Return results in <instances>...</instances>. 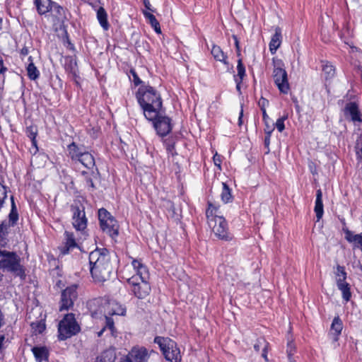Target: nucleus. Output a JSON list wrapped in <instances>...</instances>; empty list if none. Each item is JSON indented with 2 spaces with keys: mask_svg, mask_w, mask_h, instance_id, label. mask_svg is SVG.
<instances>
[{
  "mask_svg": "<svg viewBox=\"0 0 362 362\" xmlns=\"http://www.w3.org/2000/svg\"><path fill=\"white\" fill-rule=\"evenodd\" d=\"M146 119H152L162 109L163 102L160 94L151 86L141 85L136 94Z\"/></svg>",
  "mask_w": 362,
  "mask_h": 362,
  "instance_id": "obj_1",
  "label": "nucleus"
},
{
  "mask_svg": "<svg viewBox=\"0 0 362 362\" xmlns=\"http://www.w3.org/2000/svg\"><path fill=\"white\" fill-rule=\"evenodd\" d=\"M91 276L95 281L104 282L112 273L110 257L106 248H96L89 254Z\"/></svg>",
  "mask_w": 362,
  "mask_h": 362,
  "instance_id": "obj_2",
  "label": "nucleus"
},
{
  "mask_svg": "<svg viewBox=\"0 0 362 362\" xmlns=\"http://www.w3.org/2000/svg\"><path fill=\"white\" fill-rule=\"evenodd\" d=\"M0 257L1 269L10 272L23 280L25 279V269L21 264V258L16 252L0 249Z\"/></svg>",
  "mask_w": 362,
  "mask_h": 362,
  "instance_id": "obj_3",
  "label": "nucleus"
},
{
  "mask_svg": "<svg viewBox=\"0 0 362 362\" xmlns=\"http://www.w3.org/2000/svg\"><path fill=\"white\" fill-rule=\"evenodd\" d=\"M154 343L157 344L167 361L181 362V355L176 343L168 337H156Z\"/></svg>",
  "mask_w": 362,
  "mask_h": 362,
  "instance_id": "obj_4",
  "label": "nucleus"
},
{
  "mask_svg": "<svg viewBox=\"0 0 362 362\" xmlns=\"http://www.w3.org/2000/svg\"><path fill=\"white\" fill-rule=\"evenodd\" d=\"M81 330L80 326L76 320L73 313L65 315L58 325V337L59 340H66L76 335Z\"/></svg>",
  "mask_w": 362,
  "mask_h": 362,
  "instance_id": "obj_5",
  "label": "nucleus"
},
{
  "mask_svg": "<svg viewBox=\"0 0 362 362\" xmlns=\"http://www.w3.org/2000/svg\"><path fill=\"white\" fill-rule=\"evenodd\" d=\"M272 62L274 65L273 77L274 83L281 93L287 94L290 86L287 72L284 69V64L282 60L276 58H273Z\"/></svg>",
  "mask_w": 362,
  "mask_h": 362,
  "instance_id": "obj_6",
  "label": "nucleus"
},
{
  "mask_svg": "<svg viewBox=\"0 0 362 362\" xmlns=\"http://www.w3.org/2000/svg\"><path fill=\"white\" fill-rule=\"evenodd\" d=\"M127 284L129 293L134 295L138 299L146 298L151 293V288L148 280L139 279L137 277L127 279Z\"/></svg>",
  "mask_w": 362,
  "mask_h": 362,
  "instance_id": "obj_7",
  "label": "nucleus"
},
{
  "mask_svg": "<svg viewBox=\"0 0 362 362\" xmlns=\"http://www.w3.org/2000/svg\"><path fill=\"white\" fill-rule=\"evenodd\" d=\"M98 219L102 230L110 237L113 238L118 235L117 221L105 209L101 208L98 210Z\"/></svg>",
  "mask_w": 362,
  "mask_h": 362,
  "instance_id": "obj_8",
  "label": "nucleus"
},
{
  "mask_svg": "<svg viewBox=\"0 0 362 362\" xmlns=\"http://www.w3.org/2000/svg\"><path fill=\"white\" fill-rule=\"evenodd\" d=\"M71 211L72 212V224L74 228L79 231L84 230L88 223L84 206L79 203H75L71 206Z\"/></svg>",
  "mask_w": 362,
  "mask_h": 362,
  "instance_id": "obj_9",
  "label": "nucleus"
},
{
  "mask_svg": "<svg viewBox=\"0 0 362 362\" xmlns=\"http://www.w3.org/2000/svg\"><path fill=\"white\" fill-rule=\"evenodd\" d=\"M153 122V126L156 129L157 134L160 136H167L172 130L171 119L167 116L161 115V110L157 114V116L152 119H148Z\"/></svg>",
  "mask_w": 362,
  "mask_h": 362,
  "instance_id": "obj_10",
  "label": "nucleus"
},
{
  "mask_svg": "<svg viewBox=\"0 0 362 362\" xmlns=\"http://www.w3.org/2000/svg\"><path fill=\"white\" fill-rule=\"evenodd\" d=\"M152 353L156 354L153 351L149 353L144 346H135L132 348L127 356L122 358V362H148Z\"/></svg>",
  "mask_w": 362,
  "mask_h": 362,
  "instance_id": "obj_11",
  "label": "nucleus"
},
{
  "mask_svg": "<svg viewBox=\"0 0 362 362\" xmlns=\"http://www.w3.org/2000/svg\"><path fill=\"white\" fill-rule=\"evenodd\" d=\"M214 225L213 232L216 237L224 241H230L233 239V235L228 232V224L222 216H216L214 218Z\"/></svg>",
  "mask_w": 362,
  "mask_h": 362,
  "instance_id": "obj_12",
  "label": "nucleus"
},
{
  "mask_svg": "<svg viewBox=\"0 0 362 362\" xmlns=\"http://www.w3.org/2000/svg\"><path fill=\"white\" fill-rule=\"evenodd\" d=\"M76 288V285H72L63 290L61 295L60 311L67 310L73 306L78 296Z\"/></svg>",
  "mask_w": 362,
  "mask_h": 362,
  "instance_id": "obj_13",
  "label": "nucleus"
},
{
  "mask_svg": "<svg viewBox=\"0 0 362 362\" xmlns=\"http://www.w3.org/2000/svg\"><path fill=\"white\" fill-rule=\"evenodd\" d=\"M66 241L59 247L60 254L65 255L69 253L70 250L78 246L73 233L66 231L65 232Z\"/></svg>",
  "mask_w": 362,
  "mask_h": 362,
  "instance_id": "obj_14",
  "label": "nucleus"
},
{
  "mask_svg": "<svg viewBox=\"0 0 362 362\" xmlns=\"http://www.w3.org/2000/svg\"><path fill=\"white\" fill-rule=\"evenodd\" d=\"M132 264L134 269L136 270V274L132 277H137L139 279L148 280L149 273L147 267L144 265L139 260L133 259Z\"/></svg>",
  "mask_w": 362,
  "mask_h": 362,
  "instance_id": "obj_15",
  "label": "nucleus"
},
{
  "mask_svg": "<svg viewBox=\"0 0 362 362\" xmlns=\"http://www.w3.org/2000/svg\"><path fill=\"white\" fill-rule=\"evenodd\" d=\"M343 327V322L339 316H335L331 324L329 332V334L332 336V339L334 341H337L339 340V337L341 334Z\"/></svg>",
  "mask_w": 362,
  "mask_h": 362,
  "instance_id": "obj_16",
  "label": "nucleus"
},
{
  "mask_svg": "<svg viewBox=\"0 0 362 362\" xmlns=\"http://www.w3.org/2000/svg\"><path fill=\"white\" fill-rule=\"evenodd\" d=\"M345 114H349L353 122H362L361 114L358 105L354 102L347 103L344 109Z\"/></svg>",
  "mask_w": 362,
  "mask_h": 362,
  "instance_id": "obj_17",
  "label": "nucleus"
},
{
  "mask_svg": "<svg viewBox=\"0 0 362 362\" xmlns=\"http://www.w3.org/2000/svg\"><path fill=\"white\" fill-rule=\"evenodd\" d=\"M281 29L279 27H276L275 28V33L272 35L269 42V51L272 54H274L278 48L281 46Z\"/></svg>",
  "mask_w": 362,
  "mask_h": 362,
  "instance_id": "obj_18",
  "label": "nucleus"
},
{
  "mask_svg": "<svg viewBox=\"0 0 362 362\" xmlns=\"http://www.w3.org/2000/svg\"><path fill=\"white\" fill-rule=\"evenodd\" d=\"M37 362L47 361L49 350L46 346H34L31 349Z\"/></svg>",
  "mask_w": 362,
  "mask_h": 362,
  "instance_id": "obj_19",
  "label": "nucleus"
},
{
  "mask_svg": "<svg viewBox=\"0 0 362 362\" xmlns=\"http://www.w3.org/2000/svg\"><path fill=\"white\" fill-rule=\"evenodd\" d=\"M49 13L57 22H63L66 19L65 9L56 2L53 1Z\"/></svg>",
  "mask_w": 362,
  "mask_h": 362,
  "instance_id": "obj_20",
  "label": "nucleus"
},
{
  "mask_svg": "<svg viewBox=\"0 0 362 362\" xmlns=\"http://www.w3.org/2000/svg\"><path fill=\"white\" fill-rule=\"evenodd\" d=\"M34 4L40 15H45L50 11L53 1L52 0H35Z\"/></svg>",
  "mask_w": 362,
  "mask_h": 362,
  "instance_id": "obj_21",
  "label": "nucleus"
},
{
  "mask_svg": "<svg viewBox=\"0 0 362 362\" xmlns=\"http://www.w3.org/2000/svg\"><path fill=\"white\" fill-rule=\"evenodd\" d=\"M314 211L316 214L317 221H318L322 218L324 214L322 193L321 189L317 190Z\"/></svg>",
  "mask_w": 362,
  "mask_h": 362,
  "instance_id": "obj_22",
  "label": "nucleus"
},
{
  "mask_svg": "<svg viewBox=\"0 0 362 362\" xmlns=\"http://www.w3.org/2000/svg\"><path fill=\"white\" fill-rule=\"evenodd\" d=\"M65 69L76 79L78 77L77 62L74 57H68L66 58Z\"/></svg>",
  "mask_w": 362,
  "mask_h": 362,
  "instance_id": "obj_23",
  "label": "nucleus"
},
{
  "mask_svg": "<svg viewBox=\"0 0 362 362\" xmlns=\"http://www.w3.org/2000/svg\"><path fill=\"white\" fill-rule=\"evenodd\" d=\"M67 150L69 151V156L71 158L72 160L77 161L81 155L84 152L81 147H79L76 145L75 142H72L67 146Z\"/></svg>",
  "mask_w": 362,
  "mask_h": 362,
  "instance_id": "obj_24",
  "label": "nucleus"
},
{
  "mask_svg": "<svg viewBox=\"0 0 362 362\" xmlns=\"http://www.w3.org/2000/svg\"><path fill=\"white\" fill-rule=\"evenodd\" d=\"M337 286L339 290L341 291L342 293V298L346 301L348 302L350 300L351 298V293L350 291V285L346 282H341V280L337 281Z\"/></svg>",
  "mask_w": 362,
  "mask_h": 362,
  "instance_id": "obj_25",
  "label": "nucleus"
},
{
  "mask_svg": "<svg viewBox=\"0 0 362 362\" xmlns=\"http://www.w3.org/2000/svg\"><path fill=\"white\" fill-rule=\"evenodd\" d=\"M83 165L86 168L90 169L95 165V159L93 155L88 152L84 151L77 160Z\"/></svg>",
  "mask_w": 362,
  "mask_h": 362,
  "instance_id": "obj_26",
  "label": "nucleus"
},
{
  "mask_svg": "<svg viewBox=\"0 0 362 362\" xmlns=\"http://www.w3.org/2000/svg\"><path fill=\"white\" fill-rule=\"evenodd\" d=\"M143 14L146 19L147 20L148 23H150L152 28L154 29L155 32L156 33H160L161 30L160 27V23L157 21L156 17L148 11H143Z\"/></svg>",
  "mask_w": 362,
  "mask_h": 362,
  "instance_id": "obj_27",
  "label": "nucleus"
},
{
  "mask_svg": "<svg viewBox=\"0 0 362 362\" xmlns=\"http://www.w3.org/2000/svg\"><path fill=\"white\" fill-rule=\"evenodd\" d=\"M97 18L101 27L105 30H107L109 29L110 25L107 21V15L104 8L100 7L98 8L97 11Z\"/></svg>",
  "mask_w": 362,
  "mask_h": 362,
  "instance_id": "obj_28",
  "label": "nucleus"
},
{
  "mask_svg": "<svg viewBox=\"0 0 362 362\" xmlns=\"http://www.w3.org/2000/svg\"><path fill=\"white\" fill-rule=\"evenodd\" d=\"M9 227L10 223L6 221H3L0 223V245L1 246H4L7 243L8 229Z\"/></svg>",
  "mask_w": 362,
  "mask_h": 362,
  "instance_id": "obj_29",
  "label": "nucleus"
},
{
  "mask_svg": "<svg viewBox=\"0 0 362 362\" xmlns=\"http://www.w3.org/2000/svg\"><path fill=\"white\" fill-rule=\"evenodd\" d=\"M30 62L27 66L28 76L31 80H36L40 76V72L33 62L32 57H28Z\"/></svg>",
  "mask_w": 362,
  "mask_h": 362,
  "instance_id": "obj_30",
  "label": "nucleus"
},
{
  "mask_svg": "<svg viewBox=\"0 0 362 362\" xmlns=\"http://www.w3.org/2000/svg\"><path fill=\"white\" fill-rule=\"evenodd\" d=\"M211 52L216 60L221 62L225 64H228L226 61L227 57L225 55L224 52L222 51L220 47L214 45Z\"/></svg>",
  "mask_w": 362,
  "mask_h": 362,
  "instance_id": "obj_31",
  "label": "nucleus"
},
{
  "mask_svg": "<svg viewBox=\"0 0 362 362\" xmlns=\"http://www.w3.org/2000/svg\"><path fill=\"white\" fill-rule=\"evenodd\" d=\"M25 132H26L28 137H29L31 140L32 146L35 148V153H36L38 150V148L37 146V140H36V136L37 134V127H34V126L28 127L26 128Z\"/></svg>",
  "mask_w": 362,
  "mask_h": 362,
  "instance_id": "obj_32",
  "label": "nucleus"
},
{
  "mask_svg": "<svg viewBox=\"0 0 362 362\" xmlns=\"http://www.w3.org/2000/svg\"><path fill=\"white\" fill-rule=\"evenodd\" d=\"M11 209L10 214L8 215L9 222L11 223L10 226H13L16 225L17 221L18 220V214L17 211L16 206L14 202L13 197H11Z\"/></svg>",
  "mask_w": 362,
  "mask_h": 362,
  "instance_id": "obj_33",
  "label": "nucleus"
},
{
  "mask_svg": "<svg viewBox=\"0 0 362 362\" xmlns=\"http://www.w3.org/2000/svg\"><path fill=\"white\" fill-rule=\"evenodd\" d=\"M111 308L108 311V315H124L126 313V309L122 307L121 305L117 303H112Z\"/></svg>",
  "mask_w": 362,
  "mask_h": 362,
  "instance_id": "obj_34",
  "label": "nucleus"
},
{
  "mask_svg": "<svg viewBox=\"0 0 362 362\" xmlns=\"http://www.w3.org/2000/svg\"><path fill=\"white\" fill-rule=\"evenodd\" d=\"M322 71L326 80L332 78L335 75V69L334 66L328 62L323 65Z\"/></svg>",
  "mask_w": 362,
  "mask_h": 362,
  "instance_id": "obj_35",
  "label": "nucleus"
},
{
  "mask_svg": "<svg viewBox=\"0 0 362 362\" xmlns=\"http://www.w3.org/2000/svg\"><path fill=\"white\" fill-rule=\"evenodd\" d=\"M230 189L226 183H223V190L221 193V199L225 203H228L232 200Z\"/></svg>",
  "mask_w": 362,
  "mask_h": 362,
  "instance_id": "obj_36",
  "label": "nucleus"
},
{
  "mask_svg": "<svg viewBox=\"0 0 362 362\" xmlns=\"http://www.w3.org/2000/svg\"><path fill=\"white\" fill-rule=\"evenodd\" d=\"M274 130V128L273 127H270L269 124H267L266 128L264 129V133L266 134L264 144V146L267 148V152H269V144H270V137L272 135V133Z\"/></svg>",
  "mask_w": 362,
  "mask_h": 362,
  "instance_id": "obj_37",
  "label": "nucleus"
},
{
  "mask_svg": "<svg viewBox=\"0 0 362 362\" xmlns=\"http://www.w3.org/2000/svg\"><path fill=\"white\" fill-rule=\"evenodd\" d=\"M30 326L35 334H42L46 328L45 323L42 320L33 322Z\"/></svg>",
  "mask_w": 362,
  "mask_h": 362,
  "instance_id": "obj_38",
  "label": "nucleus"
},
{
  "mask_svg": "<svg viewBox=\"0 0 362 362\" xmlns=\"http://www.w3.org/2000/svg\"><path fill=\"white\" fill-rule=\"evenodd\" d=\"M82 175L84 176L85 183L88 190L91 192L94 191L96 187L90 174L87 172L83 171Z\"/></svg>",
  "mask_w": 362,
  "mask_h": 362,
  "instance_id": "obj_39",
  "label": "nucleus"
},
{
  "mask_svg": "<svg viewBox=\"0 0 362 362\" xmlns=\"http://www.w3.org/2000/svg\"><path fill=\"white\" fill-rule=\"evenodd\" d=\"M296 345L293 342L292 339H288L287 342V348H286V353L288 356V358L290 361V362H293L295 360L293 358V355L296 352Z\"/></svg>",
  "mask_w": 362,
  "mask_h": 362,
  "instance_id": "obj_40",
  "label": "nucleus"
},
{
  "mask_svg": "<svg viewBox=\"0 0 362 362\" xmlns=\"http://www.w3.org/2000/svg\"><path fill=\"white\" fill-rule=\"evenodd\" d=\"M267 347H269V344L264 337L258 338L254 344V349L257 352H259L260 349L262 350Z\"/></svg>",
  "mask_w": 362,
  "mask_h": 362,
  "instance_id": "obj_41",
  "label": "nucleus"
},
{
  "mask_svg": "<svg viewBox=\"0 0 362 362\" xmlns=\"http://www.w3.org/2000/svg\"><path fill=\"white\" fill-rule=\"evenodd\" d=\"M337 276V281L341 280V282L346 281V272L345 271V268L343 266L337 265V271L335 272Z\"/></svg>",
  "mask_w": 362,
  "mask_h": 362,
  "instance_id": "obj_42",
  "label": "nucleus"
},
{
  "mask_svg": "<svg viewBox=\"0 0 362 362\" xmlns=\"http://www.w3.org/2000/svg\"><path fill=\"white\" fill-rule=\"evenodd\" d=\"M237 71L238 74L235 76L240 80H243V78L245 76V68L241 59L238 61Z\"/></svg>",
  "mask_w": 362,
  "mask_h": 362,
  "instance_id": "obj_43",
  "label": "nucleus"
},
{
  "mask_svg": "<svg viewBox=\"0 0 362 362\" xmlns=\"http://www.w3.org/2000/svg\"><path fill=\"white\" fill-rule=\"evenodd\" d=\"M287 115H284L276 120L275 125L279 132H282L284 130V121L287 119Z\"/></svg>",
  "mask_w": 362,
  "mask_h": 362,
  "instance_id": "obj_44",
  "label": "nucleus"
},
{
  "mask_svg": "<svg viewBox=\"0 0 362 362\" xmlns=\"http://www.w3.org/2000/svg\"><path fill=\"white\" fill-rule=\"evenodd\" d=\"M105 329H109L111 331V333H113L115 330V324L113 319L110 316H105V326L104 327Z\"/></svg>",
  "mask_w": 362,
  "mask_h": 362,
  "instance_id": "obj_45",
  "label": "nucleus"
},
{
  "mask_svg": "<svg viewBox=\"0 0 362 362\" xmlns=\"http://www.w3.org/2000/svg\"><path fill=\"white\" fill-rule=\"evenodd\" d=\"M130 74L132 76V81L135 86L142 84L143 81L139 78V76L137 75L134 69H132L130 70Z\"/></svg>",
  "mask_w": 362,
  "mask_h": 362,
  "instance_id": "obj_46",
  "label": "nucleus"
},
{
  "mask_svg": "<svg viewBox=\"0 0 362 362\" xmlns=\"http://www.w3.org/2000/svg\"><path fill=\"white\" fill-rule=\"evenodd\" d=\"M166 150L168 153H171L172 156L176 154L175 152V143L172 141H165Z\"/></svg>",
  "mask_w": 362,
  "mask_h": 362,
  "instance_id": "obj_47",
  "label": "nucleus"
},
{
  "mask_svg": "<svg viewBox=\"0 0 362 362\" xmlns=\"http://www.w3.org/2000/svg\"><path fill=\"white\" fill-rule=\"evenodd\" d=\"M258 105L261 110H266V107L269 105V100L263 97H261L258 101Z\"/></svg>",
  "mask_w": 362,
  "mask_h": 362,
  "instance_id": "obj_48",
  "label": "nucleus"
},
{
  "mask_svg": "<svg viewBox=\"0 0 362 362\" xmlns=\"http://www.w3.org/2000/svg\"><path fill=\"white\" fill-rule=\"evenodd\" d=\"M208 205H209V207L206 211V214L207 217H209V216H212L214 210L216 209L215 206H214L211 203L209 202Z\"/></svg>",
  "mask_w": 362,
  "mask_h": 362,
  "instance_id": "obj_49",
  "label": "nucleus"
},
{
  "mask_svg": "<svg viewBox=\"0 0 362 362\" xmlns=\"http://www.w3.org/2000/svg\"><path fill=\"white\" fill-rule=\"evenodd\" d=\"M214 162L215 165L218 166L219 169H221V160L220 156H218L217 153H216L214 156Z\"/></svg>",
  "mask_w": 362,
  "mask_h": 362,
  "instance_id": "obj_50",
  "label": "nucleus"
},
{
  "mask_svg": "<svg viewBox=\"0 0 362 362\" xmlns=\"http://www.w3.org/2000/svg\"><path fill=\"white\" fill-rule=\"evenodd\" d=\"M142 1L144 2V4L146 10H148V11L154 12V10L152 8L151 4L149 0H142Z\"/></svg>",
  "mask_w": 362,
  "mask_h": 362,
  "instance_id": "obj_51",
  "label": "nucleus"
},
{
  "mask_svg": "<svg viewBox=\"0 0 362 362\" xmlns=\"http://www.w3.org/2000/svg\"><path fill=\"white\" fill-rule=\"evenodd\" d=\"M7 69L4 66V61L2 57L0 56V74H4L6 71Z\"/></svg>",
  "mask_w": 362,
  "mask_h": 362,
  "instance_id": "obj_52",
  "label": "nucleus"
},
{
  "mask_svg": "<svg viewBox=\"0 0 362 362\" xmlns=\"http://www.w3.org/2000/svg\"><path fill=\"white\" fill-rule=\"evenodd\" d=\"M269 347L264 348V349L262 350V357L266 361H268L267 353H268Z\"/></svg>",
  "mask_w": 362,
  "mask_h": 362,
  "instance_id": "obj_53",
  "label": "nucleus"
},
{
  "mask_svg": "<svg viewBox=\"0 0 362 362\" xmlns=\"http://www.w3.org/2000/svg\"><path fill=\"white\" fill-rule=\"evenodd\" d=\"M234 78H235V81L236 83V89L238 91H240V83H242L243 80L238 79L236 76H234Z\"/></svg>",
  "mask_w": 362,
  "mask_h": 362,
  "instance_id": "obj_54",
  "label": "nucleus"
},
{
  "mask_svg": "<svg viewBox=\"0 0 362 362\" xmlns=\"http://www.w3.org/2000/svg\"><path fill=\"white\" fill-rule=\"evenodd\" d=\"M262 117H263V120L264 121L265 124L267 125V124H267V119H269V116H268V115H267V114L266 110H262Z\"/></svg>",
  "mask_w": 362,
  "mask_h": 362,
  "instance_id": "obj_55",
  "label": "nucleus"
},
{
  "mask_svg": "<svg viewBox=\"0 0 362 362\" xmlns=\"http://www.w3.org/2000/svg\"><path fill=\"white\" fill-rule=\"evenodd\" d=\"M28 52H29L28 48L27 47H23L21 49V52H20V53H21V54L22 56H26V55H28Z\"/></svg>",
  "mask_w": 362,
  "mask_h": 362,
  "instance_id": "obj_56",
  "label": "nucleus"
},
{
  "mask_svg": "<svg viewBox=\"0 0 362 362\" xmlns=\"http://www.w3.org/2000/svg\"><path fill=\"white\" fill-rule=\"evenodd\" d=\"M234 39H235V47H236V48L238 49V55H240L239 42L238 40V38L235 36H234Z\"/></svg>",
  "mask_w": 362,
  "mask_h": 362,
  "instance_id": "obj_57",
  "label": "nucleus"
},
{
  "mask_svg": "<svg viewBox=\"0 0 362 362\" xmlns=\"http://www.w3.org/2000/svg\"><path fill=\"white\" fill-rule=\"evenodd\" d=\"M67 43H68L67 48L69 49L74 51L75 49L74 44H72L70 41H68Z\"/></svg>",
  "mask_w": 362,
  "mask_h": 362,
  "instance_id": "obj_58",
  "label": "nucleus"
},
{
  "mask_svg": "<svg viewBox=\"0 0 362 362\" xmlns=\"http://www.w3.org/2000/svg\"><path fill=\"white\" fill-rule=\"evenodd\" d=\"M4 339H5V336L4 335H1L0 336V350L2 348Z\"/></svg>",
  "mask_w": 362,
  "mask_h": 362,
  "instance_id": "obj_59",
  "label": "nucleus"
},
{
  "mask_svg": "<svg viewBox=\"0 0 362 362\" xmlns=\"http://www.w3.org/2000/svg\"><path fill=\"white\" fill-rule=\"evenodd\" d=\"M243 110H241L240 112V115H239V118H238V122H239V124L240 125L241 123H242V117H243Z\"/></svg>",
  "mask_w": 362,
  "mask_h": 362,
  "instance_id": "obj_60",
  "label": "nucleus"
},
{
  "mask_svg": "<svg viewBox=\"0 0 362 362\" xmlns=\"http://www.w3.org/2000/svg\"><path fill=\"white\" fill-rule=\"evenodd\" d=\"M105 327H103V329H101V330L98 333V337H101V336H102V334H103V332L105 331Z\"/></svg>",
  "mask_w": 362,
  "mask_h": 362,
  "instance_id": "obj_61",
  "label": "nucleus"
},
{
  "mask_svg": "<svg viewBox=\"0 0 362 362\" xmlns=\"http://www.w3.org/2000/svg\"><path fill=\"white\" fill-rule=\"evenodd\" d=\"M2 276H3V275L0 274V282H1V280H2Z\"/></svg>",
  "mask_w": 362,
  "mask_h": 362,
  "instance_id": "obj_62",
  "label": "nucleus"
}]
</instances>
